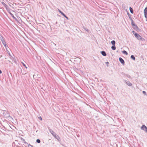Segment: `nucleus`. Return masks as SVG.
I'll use <instances>...</instances> for the list:
<instances>
[{
  "label": "nucleus",
  "instance_id": "f257e3e1",
  "mask_svg": "<svg viewBox=\"0 0 147 147\" xmlns=\"http://www.w3.org/2000/svg\"><path fill=\"white\" fill-rule=\"evenodd\" d=\"M133 34L134 35L135 37L138 40H141L142 41L145 40V39L142 37L140 36L137 33H136L134 31H133Z\"/></svg>",
  "mask_w": 147,
  "mask_h": 147
},
{
  "label": "nucleus",
  "instance_id": "f03ea898",
  "mask_svg": "<svg viewBox=\"0 0 147 147\" xmlns=\"http://www.w3.org/2000/svg\"><path fill=\"white\" fill-rule=\"evenodd\" d=\"M0 39L3 45H4V47H5V48L6 49H7V47H8V46L6 45V42L4 39V38L1 35H0Z\"/></svg>",
  "mask_w": 147,
  "mask_h": 147
},
{
  "label": "nucleus",
  "instance_id": "7ed1b4c3",
  "mask_svg": "<svg viewBox=\"0 0 147 147\" xmlns=\"http://www.w3.org/2000/svg\"><path fill=\"white\" fill-rule=\"evenodd\" d=\"M49 131L52 134L53 136H54L55 138L57 139L58 140H59L60 138L58 135H56V134L52 129H49Z\"/></svg>",
  "mask_w": 147,
  "mask_h": 147
},
{
  "label": "nucleus",
  "instance_id": "20e7f679",
  "mask_svg": "<svg viewBox=\"0 0 147 147\" xmlns=\"http://www.w3.org/2000/svg\"><path fill=\"white\" fill-rule=\"evenodd\" d=\"M142 130H143L145 131L146 133H147V127L144 125H143L141 127Z\"/></svg>",
  "mask_w": 147,
  "mask_h": 147
},
{
  "label": "nucleus",
  "instance_id": "39448f33",
  "mask_svg": "<svg viewBox=\"0 0 147 147\" xmlns=\"http://www.w3.org/2000/svg\"><path fill=\"white\" fill-rule=\"evenodd\" d=\"M144 16L146 18H147V7H146L144 9Z\"/></svg>",
  "mask_w": 147,
  "mask_h": 147
},
{
  "label": "nucleus",
  "instance_id": "423d86ee",
  "mask_svg": "<svg viewBox=\"0 0 147 147\" xmlns=\"http://www.w3.org/2000/svg\"><path fill=\"white\" fill-rule=\"evenodd\" d=\"M119 61L123 65H124L125 63V62L123 59L121 57H120L119 58Z\"/></svg>",
  "mask_w": 147,
  "mask_h": 147
},
{
  "label": "nucleus",
  "instance_id": "0eeeda50",
  "mask_svg": "<svg viewBox=\"0 0 147 147\" xmlns=\"http://www.w3.org/2000/svg\"><path fill=\"white\" fill-rule=\"evenodd\" d=\"M5 113H6V114L5 115H4V117H9V113L6 111H5L4 112Z\"/></svg>",
  "mask_w": 147,
  "mask_h": 147
},
{
  "label": "nucleus",
  "instance_id": "6e6552de",
  "mask_svg": "<svg viewBox=\"0 0 147 147\" xmlns=\"http://www.w3.org/2000/svg\"><path fill=\"white\" fill-rule=\"evenodd\" d=\"M125 83H126V84L128 86H131L132 85V84L129 81L125 80Z\"/></svg>",
  "mask_w": 147,
  "mask_h": 147
},
{
  "label": "nucleus",
  "instance_id": "1a4fd4ad",
  "mask_svg": "<svg viewBox=\"0 0 147 147\" xmlns=\"http://www.w3.org/2000/svg\"><path fill=\"white\" fill-rule=\"evenodd\" d=\"M133 28L135 30H139V28L138 26L136 24H135L134 26H133Z\"/></svg>",
  "mask_w": 147,
  "mask_h": 147
},
{
  "label": "nucleus",
  "instance_id": "9d476101",
  "mask_svg": "<svg viewBox=\"0 0 147 147\" xmlns=\"http://www.w3.org/2000/svg\"><path fill=\"white\" fill-rule=\"evenodd\" d=\"M100 52H101V53L103 56H106V55H107L106 54L105 51H101Z\"/></svg>",
  "mask_w": 147,
  "mask_h": 147
},
{
  "label": "nucleus",
  "instance_id": "9b49d317",
  "mask_svg": "<svg viewBox=\"0 0 147 147\" xmlns=\"http://www.w3.org/2000/svg\"><path fill=\"white\" fill-rule=\"evenodd\" d=\"M129 10L130 11V12L131 13H133V9L131 7H129Z\"/></svg>",
  "mask_w": 147,
  "mask_h": 147
},
{
  "label": "nucleus",
  "instance_id": "f8f14e48",
  "mask_svg": "<svg viewBox=\"0 0 147 147\" xmlns=\"http://www.w3.org/2000/svg\"><path fill=\"white\" fill-rule=\"evenodd\" d=\"M131 58L134 60V61L135 60V58L134 55H131Z\"/></svg>",
  "mask_w": 147,
  "mask_h": 147
},
{
  "label": "nucleus",
  "instance_id": "ddd939ff",
  "mask_svg": "<svg viewBox=\"0 0 147 147\" xmlns=\"http://www.w3.org/2000/svg\"><path fill=\"white\" fill-rule=\"evenodd\" d=\"M111 43L113 45H115V40H113L112 41Z\"/></svg>",
  "mask_w": 147,
  "mask_h": 147
},
{
  "label": "nucleus",
  "instance_id": "4468645a",
  "mask_svg": "<svg viewBox=\"0 0 147 147\" xmlns=\"http://www.w3.org/2000/svg\"><path fill=\"white\" fill-rule=\"evenodd\" d=\"M131 25L132 26H134L135 24L134 23L133 20L131 19Z\"/></svg>",
  "mask_w": 147,
  "mask_h": 147
},
{
  "label": "nucleus",
  "instance_id": "2eb2a0df",
  "mask_svg": "<svg viewBox=\"0 0 147 147\" xmlns=\"http://www.w3.org/2000/svg\"><path fill=\"white\" fill-rule=\"evenodd\" d=\"M111 49L113 50H115L116 49V47H115V45H113V46L111 47Z\"/></svg>",
  "mask_w": 147,
  "mask_h": 147
},
{
  "label": "nucleus",
  "instance_id": "dca6fc26",
  "mask_svg": "<svg viewBox=\"0 0 147 147\" xmlns=\"http://www.w3.org/2000/svg\"><path fill=\"white\" fill-rule=\"evenodd\" d=\"M62 15L64 17H65L67 19H68V17L67 16L63 13H62Z\"/></svg>",
  "mask_w": 147,
  "mask_h": 147
},
{
  "label": "nucleus",
  "instance_id": "f3484780",
  "mask_svg": "<svg viewBox=\"0 0 147 147\" xmlns=\"http://www.w3.org/2000/svg\"><path fill=\"white\" fill-rule=\"evenodd\" d=\"M122 53L124 54H126V55H127L128 54L127 52L125 51H123Z\"/></svg>",
  "mask_w": 147,
  "mask_h": 147
},
{
  "label": "nucleus",
  "instance_id": "a211bd4d",
  "mask_svg": "<svg viewBox=\"0 0 147 147\" xmlns=\"http://www.w3.org/2000/svg\"><path fill=\"white\" fill-rule=\"evenodd\" d=\"M10 14L13 18L14 19L16 18L15 17H14L13 15V14H12L11 13H10Z\"/></svg>",
  "mask_w": 147,
  "mask_h": 147
},
{
  "label": "nucleus",
  "instance_id": "6ab92c4d",
  "mask_svg": "<svg viewBox=\"0 0 147 147\" xmlns=\"http://www.w3.org/2000/svg\"><path fill=\"white\" fill-rule=\"evenodd\" d=\"M5 7L7 10L9 9L10 8L9 7H8L7 5H6V6H5Z\"/></svg>",
  "mask_w": 147,
  "mask_h": 147
},
{
  "label": "nucleus",
  "instance_id": "aec40b11",
  "mask_svg": "<svg viewBox=\"0 0 147 147\" xmlns=\"http://www.w3.org/2000/svg\"><path fill=\"white\" fill-rule=\"evenodd\" d=\"M124 76H125L128 78H130V76L129 75H127V74H124Z\"/></svg>",
  "mask_w": 147,
  "mask_h": 147
},
{
  "label": "nucleus",
  "instance_id": "412c9836",
  "mask_svg": "<svg viewBox=\"0 0 147 147\" xmlns=\"http://www.w3.org/2000/svg\"><path fill=\"white\" fill-rule=\"evenodd\" d=\"M22 63L23 65L24 66H25L26 68H27V67L26 66L25 64L23 62H21Z\"/></svg>",
  "mask_w": 147,
  "mask_h": 147
},
{
  "label": "nucleus",
  "instance_id": "4be33fe9",
  "mask_svg": "<svg viewBox=\"0 0 147 147\" xmlns=\"http://www.w3.org/2000/svg\"><path fill=\"white\" fill-rule=\"evenodd\" d=\"M36 142L38 143H40V140H39V139H37L36 140Z\"/></svg>",
  "mask_w": 147,
  "mask_h": 147
},
{
  "label": "nucleus",
  "instance_id": "5701e85b",
  "mask_svg": "<svg viewBox=\"0 0 147 147\" xmlns=\"http://www.w3.org/2000/svg\"><path fill=\"white\" fill-rule=\"evenodd\" d=\"M4 6H6V5H7L6 4H5L4 2H2L1 3Z\"/></svg>",
  "mask_w": 147,
  "mask_h": 147
},
{
  "label": "nucleus",
  "instance_id": "b1692460",
  "mask_svg": "<svg viewBox=\"0 0 147 147\" xmlns=\"http://www.w3.org/2000/svg\"><path fill=\"white\" fill-rule=\"evenodd\" d=\"M7 10L9 14H10V13H11V11H10V8L9 9H8Z\"/></svg>",
  "mask_w": 147,
  "mask_h": 147
},
{
  "label": "nucleus",
  "instance_id": "393cba45",
  "mask_svg": "<svg viewBox=\"0 0 147 147\" xmlns=\"http://www.w3.org/2000/svg\"><path fill=\"white\" fill-rule=\"evenodd\" d=\"M58 11L59 12L62 14V13H63V12H62L61 10H60L59 9H58Z\"/></svg>",
  "mask_w": 147,
  "mask_h": 147
},
{
  "label": "nucleus",
  "instance_id": "a878e982",
  "mask_svg": "<svg viewBox=\"0 0 147 147\" xmlns=\"http://www.w3.org/2000/svg\"><path fill=\"white\" fill-rule=\"evenodd\" d=\"M38 118L41 121L42 120V119L41 117H39Z\"/></svg>",
  "mask_w": 147,
  "mask_h": 147
},
{
  "label": "nucleus",
  "instance_id": "bb28decb",
  "mask_svg": "<svg viewBox=\"0 0 147 147\" xmlns=\"http://www.w3.org/2000/svg\"><path fill=\"white\" fill-rule=\"evenodd\" d=\"M5 111H3V116H4V115H5V114H6V113H5L4 112Z\"/></svg>",
  "mask_w": 147,
  "mask_h": 147
},
{
  "label": "nucleus",
  "instance_id": "cd10ccee",
  "mask_svg": "<svg viewBox=\"0 0 147 147\" xmlns=\"http://www.w3.org/2000/svg\"><path fill=\"white\" fill-rule=\"evenodd\" d=\"M142 92H143V94H146V92L145 91H143Z\"/></svg>",
  "mask_w": 147,
  "mask_h": 147
},
{
  "label": "nucleus",
  "instance_id": "c85d7f7f",
  "mask_svg": "<svg viewBox=\"0 0 147 147\" xmlns=\"http://www.w3.org/2000/svg\"><path fill=\"white\" fill-rule=\"evenodd\" d=\"M28 147H33L30 144L28 145Z\"/></svg>",
  "mask_w": 147,
  "mask_h": 147
},
{
  "label": "nucleus",
  "instance_id": "c756f323",
  "mask_svg": "<svg viewBox=\"0 0 147 147\" xmlns=\"http://www.w3.org/2000/svg\"><path fill=\"white\" fill-rule=\"evenodd\" d=\"M6 49V50H7V53H8V54H9V55H10V53H9V51L7 50V49Z\"/></svg>",
  "mask_w": 147,
  "mask_h": 147
},
{
  "label": "nucleus",
  "instance_id": "7c9ffc66",
  "mask_svg": "<svg viewBox=\"0 0 147 147\" xmlns=\"http://www.w3.org/2000/svg\"><path fill=\"white\" fill-rule=\"evenodd\" d=\"M84 29H85V30H86L87 31H88V29H85V28H84Z\"/></svg>",
  "mask_w": 147,
  "mask_h": 147
},
{
  "label": "nucleus",
  "instance_id": "2f4dec72",
  "mask_svg": "<svg viewBox=\"0 0 147 147\" xmlns=\"http://www.w3.org/2000/svg\"><path fill=\"white\" fill-rule=\"evenodd\" d=\"M2 73V71L0 69V74H1Z\"/></svg>",
  "mask_w": 147,
  "mask_h": 147
},
{
  "label": "nucleus",
  "instance_id": "473e14b6",
  "mask_svg": "<svg viewBox=\"0 0 147 147\" xmlns=\"http://www.w3.org/2000/svg\"><path fill=\"white\" fill-rule=\"evenodd\" d=\"M106 64H107H107H109V62H106Z\"/></svg>",
  "mask_w": 147,
  "mask_h": 147
},
{
  "label": "nucleus",
  "instance_id": "72a5a7b5",
  "mask_svg": "<svg viewBox=\"0 0 147 147\" xmlns=\"http://www.w3.org/2000/svg\"><path fill=\"white\" fill-rule=\"evenodd\" d=\"M24 143H25V144H28V143H27L26 142H24Z\"/></svg>",
  "mask_w": 147,
  "mask_h": 147
},
{
  "label": "nucleus",
  "instance_id": "f704fd0d",
  "mask_svg": "<svg viewBox=\"0 0 147 147\" xmlns=\"http://www.w3.org/2000/svg\"><path fill=\"white\" fill-rule=\"evenodd\" d=\"M23 141H25V140H24V139H23Z\"/></svg>",
  "mask_w": 147,
  "mask_h": 147
}]
</instances>
